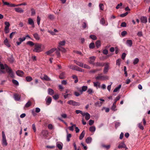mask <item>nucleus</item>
<instances>
[{
  "label": "nucleus",
  "instance_id": "f257e3e1",
  "mask_svg": "<svg viewBox=\"0 0 150 150\" xmlns=\"http://www.w3.org/2000/svg\"><path fill=\"white\" fill-rule=\"evenodd\" d=\"M42 45L41 44H37L35 45V47L33 51L36 52H41L43 50L42 49Z\"/></svg>",
  "mask_w": 150,
  "mask_h": 150
},
{
  "label": "nucleus",
  "instance_id": "f03ea898",
  "mask_svg": "<svg viewBox=\"0 0 150 150\" xmlns=\"http://www.w3.org/2000/svg\"><path fill=\"white\" fill-rule=\"evenodd\" d=\"M2 144L3 146H6L7 145L8 143L7 142L4 132V131H2Z\"/></svg>",
  "mask_w": 150,
  "mask_h": 150
},
{
  "label": "nucleus",
  "instance_id": "7ed1b4c3",
  "mask_svg": "<svg viewBox=\"0 0 150 150\" xmlns=\"http://www.w3.org/2000/svg\"><path fill=\"white\" fill-rule=\"evenodd\" d=\"M5 26L4 28L5 32L7 34L9 32V27L10 26L9 23L8 22H5L4 23Z\"/></svg>",
  "mask_w": 150,
  "mask_h": 150
},
{
  "label": "nucleus",
  "instance_id": "20e7f679",
  "mask_svg": "<svg viewBox=\"0 0 150 150\" xmlns=\"http://www.w3.org/2000/svg\"><path fill=\"white\" fill-rule=\"evenodd\" d=\"M67 103L70 105H71L73 106H79L80 105L79 103L77 102L71 100L68 101Z\"/></svg>",
  "mask_w": 150,
  "mask_h": 150
},
{
  "label": "nucleus",
  "instance_id": "39448f33",
  "mask_svg": "<svg viewBox=\"0 0 150 150\" xmlns=\"http://www.w3.org/2000/svg\"><path fill=\"white\" fill-rule=\"evenodd\" d=\"M0 67L1 69V71L3 73H4V72L2 70L5 69L7 71L9 68L6 64H5L4 65L2 64H0Z\"/></svg>",
  "mask_w": 150,
  "mask_h": 150
},
{
  "label": "nucleus",
  "instance_id": "423d86ee",
  "mask_svg": "<svg viewBox=\"0 0 150 150\" xmlns=\"http://www.w3.org/2000/svg\"><path fill=\"white\" fill-rule=\"evenodd\" d=\"M96 57L94 56L90 57L88 60V62L91 64L93 65L94 64V62L95 60Z\"/></svg>",
  "mask_w": 150,
  "mask_h": 150
},
{
  "label": "nucleus",
  "instance_id": "0eeeda50",
  "mask_svg": "<svg viewBox=\"0 0 150 150\" xmlns=\"http://www.w3.org/2000/svg\"><path fill=\"white\" fill-rule=\"evenodd\" d=\"M56 50V48H53L45 52V54L47 55H51V54L54 51Z\"/></svg>",
  "mask_w": 150,
  "mask_h": 150
},
{
  "label": "nucleus",
  "instance_id": "6e6552de",
  "mask_svg": "<svg viewBox=\"0 0 150 150\" xmlns=\"http://www.w3.org/2000/svg\"><path fill=\"white\" fill-rule=\"evenodd\" d=\"M97 80H105L108 79V77L107 76H98L96 78Z\"/></svg>",
  "mask_w": 150,
  "mask_h": 150
},
{
  "label": "nucleus",
  "instance_id": "1a4fd4ad",
  "mask_svg": "<svg viewBox=\"0 0 150 150\" xmlns=\"http://www.w3.org/2000/svg\"><path fill=\"white\" fill-rule=\"evenodd\" d=\"M100 23L103 25L107 26L108 23L107 21H106L104 18H102L100 20Z\"/></svg>",
  "mask_w": 150,
  "mask_h": 150
},
{
  "label": "nucleus",
  "instance_id": "9d476101",
  "mask_svg": "<svg viewBox=\"0 0 150 150\" xmlns=\"http://www.w3.org/2000/svg\"><path fill=\"white\" fill-rule=\"evenodd\" d=\"M88 87L87 86H83L81 88V89H79L78 90L79 91L81 94H82L83 92L86 91Z\"/></svg>",
  "mask_w": 150,
  "mask_h": 150
},
{
  "label": "nucleus",
  "instance_id": "9b49d317",
  "mask_svg": "<svg viewBox=\"0 0 150 150\" xmlns=\"http://www.w3.org/2000/svg\"><path fill=\"white\" fill-rule=\"evenodd\" d=\"M82 116H85V119L87 120H88L90 118V115L88 112L83 113V115H82Z\"/></svg>",
  "mask_w": 150,
  "mask_h": 150
},
{
  "label": "nucleus",
  "instance_id": "f8f14e48",
  "mask_svg": "<svg viewBox=\"0 0 150 150\" xmlns=\"http://www.w3.org/2000/svg\"><path fill=\"white\" fill-rule=\"evenodd\" d=\"M28 23L29 24L31 25L33 28H34L35 27L34 24V21L33 20L30 18H29L28 19Z\"/></svg>",
  "mask_w": 150,
  "mask_h": 150
},
{
  "label": "nucleus",
  "instance_id": "ddd939ff",
  "mask_svg": "<svg viewBox=\"0 0 150 150\" xmlns=\"http://www.w3.org/2000/svg\"><path fill=\"white\" fill-rule=\"evenodd\" d=\"M106 65L105 66L103 70V72L104 74L108 72L109 69V64L108 63H106Z\"/></svg>",
  "mask_w": 150,
  "mask_h": 150
},
{
  "label": "nucleus",
  "instance_id": "4468645a",
  "mask_svg": "<svg viewBox=\"0 0 150 150\" xmlns=\"http://www.w3.org/2000/svg\"><path fill=\"white\" fill-rule=\"evenodd\" d=\"M57 49L59 51H61L63 53H65L66 52V50L65 49L62 47H60L59 46L57 47Z\"/></svg>",
  "mask_w": 150,
  "mask_h": 150
},
{
  "label": "nucleus",
  "instance_id": "2eb2a0df",
  "mask_svg": "<svg viewBox=\"0 0 150 150\" xmlns=\"http://www.w3.org/2000/svg\"><path fill=\"white\" fill-rule=\"evenodd\" d=\"M141 22L143 23H146L147 21V18L145 17H142L141 18Z\"/></svg>",
  "mask_w": 150,
  "mask_h": 150
},
{
  "label": "nucleus",
  "instance_id": "dca6fc26",
  "mask_svg": "<svg viewBox=\"0 0 150 150\" xmlns=\"http://www.w3.org/2000/svg\"><path fill=\"white\" fill-rule=\"evenodd\" d=\"M16 74L17 75L20 76H22L24 74L23 72L20 70H18L16 72Z\"/></svg>",
  "mask_w": 150,
  "mask_h": 150
},
{
  "label": "nucleus",
  "instance_id": "f3484780",
  "mask_svg": "<svg viewBox=\"0 0 150 150\" xmlns=\"http://www.w3.org/2000/svg\"><path fill=\"white\" fill-rule=\"evenodd\" d=\"M93 65L96 67H103L104 66V64L102 63L97 62L96 63H94V64H93Z\"/></svg>",
  "mask_w": 150,
  "mask_h": 150
},
{
  "label": "nucleus",
  "instance_id": "a211bd4d",
  "mask_svg": "<svg viewBox=\"0 0 150 150\" xmlns=\"http://www.w3.org/2000/svg\"><path fill=\"white\" fill-rule=\"evenodd\" d=\"M7 72L9 73L10 76L13 78L14 76V74L13 72L11 69L10 68H9V69L7 71Z\"/></svg>",
  "mask_w": 150,
  "mask_h": 150
},
{
  "label": "nucleus",
  "instance_id": "6ab92c4d",
  "mask_svg": "<svg viewBox=\"0 0 150 150\" xmlns=\"http://www.w3.org/2000/svg\"><path fill=\"white\" fill-rule=\"evenodd\" d=\"M66 43V41L65 40H64L62 41H59V45L58 46L62 47V46H64Z\"/></svg>",
  "mask_w": 150,
  "mask_h": 150
},
{
  "label": "nucleus",
  "instance_id": "aec40b11",
  "mask_svg": "<svg viewBox=\"0 0 150 150\" xmlns=\"http://www.w3.org/2000/svg\"><path fill=\"white\" fill-rule=\"evenodd\" d=\"M14 99L16 100H19L21 98L20 96L17 94H15L14 95Z\"/></svg>",
  "mask_w": 150,
  "mask_h": 150
},
{
  "label": "nucleus",
  "instance_id": "412c9836",
  "mask_svg": "<svg viewBox=\"0 0 150 150\" xmlns=\"http://www.w3.org/2000/svg\"><path fill=\"white\" fill-rule=\"evenodd\" d=\"M34 38L37 40H39L40 39V37L39 35L37 33H35L33 34Z\"/></svg>",
  "mask_w": 150,
  "mask_h": 150
},
{
  "label": "nucleus",
  "instance_id": "4be33fe9",
  "mask_svg": "<svg viewBox=\"0 0 150 150\" xmlns=\"http://www.w3.org/2000/svg\"><path fill=\"white\" fill-rule=\"evenodd\" d=\"M126 44L128 46L130 47H131L132 44V41L130 40H127L126 41Z\"/></svg>",
  "mask_w": 150,
  "mask_h": 150
},
{
  "label": "nucleus",
  "instance_id": "5701e85b",
  "mask_svg": "<svg viewBox=\"0 0 150 150\" xmlns=\"http://www.w3.org/2000/svg\"><path fill=\"white\" fill-rule=\"evenodd\" d=\"M15 10L16 12H19L20 13H23L24 11L20 8H15Z\"/></svg>",
  "mask_w": 150,
  "mask_h": 150
},
{
  "label": "nucleus",
  "instance_id": "b1692460",
  "mask_svg": "<svg viewBox=\"0 0 150 150\" xmlns=\"http://www.w3.org/2000/svg\"><path fill=\"white\" fill-rule=\"evenodd\" d=\"M63 144L62 143H58L57 144V146L59 149H62Z\"/></svg>",
  "mask_w": 150,
  "mask_h": 150
},
{
  "label": "nucleus",
  "instance_id": "393cba45",
  "mask_svg": "<svg viewBox=\"0 0 150 150\" xmlns=\"http://www.w3.org/2000/svg\"><path fill=\"white\" fill-rule=\"evenodd\" d=\"M92 140V139L91 137H87L86 140V142L87 144L90 143Z\"/></svg>",
  "mask_w": 150,
  "mask_h": 150
},
{
  "label": "nucleus",
  "instance_id": "a878e982",
  "mask_svg": "<svg viewBox=\"0 0 150 150\" xmlns=\"http://www.w3.org/2000/svg\"><path fill=\"white\" fill-rule=\"evenodd\" d=\"M118 147L119 149L124 148L126 147V145L124 143H122L119 144Z\"/></svg>",
  "mask_w": 150,
  "mask_h": 150
},
{
  "label": "nucleus",
  "instance_id": "bb28decb",
  "mask_svg": "<svg viewBox=\"0 0 150 150\" xmlns=\"http://www.w3.org/2000/svg\"><path fill=\"white\" fill-rule=\"evenodd\" d=\"M85 134V132L84 130H83L80 135L79 137V139L80 140H82L84 137Z\"/></svg>",
  "mask_w": 150,
  "mask_h": 150
},
{
  "label": "nucleus",
  "instance_id": "cd10ccee",
  "mask_svg": "<svg viewBox=\"0 0 150 150\" xmlns=\"http://www.w3.org/2000/svg\"><path fill=\"white\" fill-rule=\"evenodd\" d=\"M42 79L47 81L51 80L46 75H44L43 78Z\"/></svg>",
  "mask_w": 150,
  "mask_h": 150
},
{
  "label": "nucleus",
  "instance_id": "c85d7f7f",
  "mask_svg": "<svg viewBox=\"0 0 150 150\" xmlns=\"http://www.w3.org/2000/svg\"><path fill=\"white\" fill-rule=\"evenodd\" d=\"M48 93L50 95H52L54 94V91L53 90L50 88H49L48 89Z\"/></svg>",
  "mask_w": 150,
  "mask_h": 150
},
{
  "label": "nucleus",
  "instance_id": "c756f323",
  "mask_svg": "<svg viewBox=\"0 0 150 150\" xmlns=\"http://www.w3.org/2000/svg\"><path fill=\"white\" fill-rule=\"evenodd\" d=\"M76 67H77V66L73 65L72 64H70L68 66V67L69 68H70L71 69H72V70H76Z\"/></svg>",
  "mask_w": 150,
  "mask_h": 150
},
{
  "label": "nucleus",
  "instance_id": "7c9ffc66",
  "mask_svg": "<svg viewBox=\"0 0 150 150\" xmlns=\"http://www.w3.org/2000/svg\"><path fill=\"white\" fill-rule=\"evenodd\" d=\"M52 101V98L51 97H48L47 100H46V102L48 105H49Z\"/></svg>",
  "mask_w": 150,
  "mask_h": 150
},
{
  "label": "nucleus",
  "instance_id": "2f4dec72",
  "mask_svg": "<svg viewBox=\"0 0 150 150\" xmlns=\"http://www.w3.org/2000/svg\"><path fill=\"white\" fill-rule=\"evenodd\" d=\"M121 85H120L118 86L115 88L113 91V92H117L119 91L120 89L121 88Z\"/></svg>",
  "mask_w": 150,
  "mask_h": 150
},
{
  "label": "nucleus",
  "instance_id": "473e14b6",
  "mask_svg": "<svg viewBox=\"0 0 150 150\" xmlns=\"http://www.w3.org/2000/svg\"><path fill=\"white\" fill-rule=\"evenodd\" d=\"M89 130L92 132H94L96 130V127L95 126H91L89 128Z\"/></svg>",
  "mask_w": 150,
  "mask_h": 150
},
{
  "label": "nucleus",
  "instance_id": "72a5a7b5",
  "mask_svg": "<svg viewBox=\"0 0 150 150\" xmlns=\"http://www.w3.org/2000/svg\"><path fill=\"white\" fill-rule=\"evenodd\" d=\"M102 103L101 102H99L98 101L96 102L95 103V105L96 106H98V107H100L102 105Z\"/></svg>",
  "mask_w": 150,
  "mask_h": 150
},
{
  "label": "nucleus",
  "instance_id": "f704fd0d",
  "mask_svg": "<svg viewBox=\"0 0 150 150\" xmlns=\"http://www.w3.org/2000/svg\"><path fill=\"white\" fill-rule=\"evenodd\" d=\"M41 134L44 137H45L46 136V135L47 134L48 132L47 131L43 130Z\"/></svg>",
  "mask_w": 150,
  "mask_h": 150
},
{
  "label": "nucleus",
  "instance_id": "c9c22d12",
  "mask_svg": "<svg viewBox=\"0 0 150 150\" xmlns=\"http://www.w3.org/2000/svg\"><path fill=\"white\" fill-rule=\"evenodd\" d=\"M116 105L115 104H114V103H113L111 107V109L113 111H116L117 109L116 108Z\"/></svg>",
  "mask_w": 150,
  "mask_h": 150
},
{
  "label": "nucleus",
  "instance_id": "e433bc0d",
  "mask_svg": "<svg viewBox=\"0 0 150 150\" xmlns=\"http://www.w3.org/2000/svg\"><path fill=\"white\" fill-rule=\"evenodd\" d=\"M75 70L81 72H83L84 71V70H83L81 68L79 67L78 66L76 67V69Z\"/></svg>",
  "mask_w": 150,
  "mask_h": 150
},
{
  "label": "nucleus",
  "instance_id": "4c0bfd02",
  "mask_svg": "<svg viewBox=\"0 0 150 150\" xmlns=\"http://www.w3.org/2000/svg\"><path fill=\"white\" fill-rule=\"evenodd\" d=\"M96 47L98 48L100 46V40L97 41L96 43Z\"/></svg>",
  "mask_w": 150,
  "mask_h": 150
},
{
  "label": "nucleus",
  "instance_id": "58836bf2",
  "mask_svg": "<svg viewBox=\"0 0 150 150\" xmlns=\"http://www.w3.org/2000/svg\"><path fill=\"white\" fill-rule=\"evenodd\" d=\"M71 137V134H70L67 133V141L69 142L70 140V139Z\"/></svg>",
  "mask_w": 150,
  "mask_h": 150
},
{
  "label": "nucleus",
  "instance_id": "ea45409f",
  "mask_svg": "<svg viewBox=\"0 0 150 150\" xmlns=\"http://www.w3.org/2000/svg\"><path fill=\"white\" fill-rule=\"evenodd\" d=\"M139 59L138 58H135L133 61V64L135 65L137 64L139 62Z\"/></svg>",
  "mask_w": 150,
  "mask_h": 150
},
{
  "label": "nucleus",
  "instance_id": "a19ab883",
  "mask_svg": "<svg viewBox=\"0 0 150 150\" xmlns=\"http://www.w3.org/2000/svg\"><path fill=\"white\" fill-rule=\"evenodd\" d=\"M65 73L64 72H62L59 75V78L61 79H63L65 77Z\"/></svg>",
  "mask_w": 150,
  "mask_h": 150
},
{
  "label": "nucleus",
  "instance_id": "79ce46f5",
  "mask_svg": "<svg viewBox=\"0 0 150 150\" xmlns=\"http://www.w3.org/2000/svg\"><path fill=\"white\" fill-rule=\"evenodd\" d=\"M31 104V102L29 101L28 102L25 104V107L28 108L30 106Z\"/></svg>",
  "mask_w": 150,
  "mask_h": 150
},
{
  "label": "nucleus",
  "instance_id": "37998d69",
  "mask_svg": "<svg viewBox=\"0 0 150 150\" xmlns=\"http://www.w3.org/2000/svg\"><path fill=\"white\" fill-rule=\"evenodd\" d=\"M76 64L81 67H83L84 64L81 62H78L76 63Z\"/></svg>",
  "mask_w": 150,
  "mask_h": 150
},
{
  "label": "nucleus",
  "instance_id": "c03bdc74",
  "mask_svg": "<svg viewBox=\"0 0 150 150\" xmlns=\"http://www.w3.org/2000/svg\"><path fill=\"white\" fill-rule=\"evenodd\" d=\"M25 79H26V81L28 82H30V81H32V78L30 76H28L26 77Z\"/></svg>",
  "mask_w": 150,
  "mask_h": 150
},
{
  "label": "nucleus",
  "instance_id": "a18cd8bd",
  "mask_svg": "<svg viewBox=\"0 0 150 150\" xmlns=\"http://www.w3.org/2000/svg\"><path fill=\"white\" fill-rule=\"evenodd\" d=\"M12 82L16 86H18L19 85V83L18 81L16 80H13Z\"/></svg>",
  "mask_w": 150,
  "mask_h": 150
},
{
  "label": "nucleus",
  "instance_id": "49530a36",
  "mask_svg": "<svg viewBox=\"0 0 150 150\" xmlns=\"http://www.w3.org/2000/svg\"><path fill=\"white\" fill-rule=\"evenodd\" d=\"M83 68L87 69H91V67H90L89 66H88V65L84 64H83Z\"/></svg>",
  "mask_w": 150,
  "mask_h": 150
},
{
  "label": "nucleus",
  "instance_id": "de8ad7c7",
  "mask_svg": "<svg viewBox=\"0 0 150 150\" xmlns=\"http://www.w3.org/2000/svg\"><path fill=\"white\" fill-rule=\"evenodd\" d=\"M94 44L93 42L91 43L89 45V48L90 49H93L94 48Z\"/></svg>",
  "mask_w": 150,
  "mask_h": 150
},
{
  "label": "nucleus",
  "instance_id": "09e8293b",
  "mask_svg": "<svg viewBox=\"0 0 150 150\" xmlns=\"http://www.w3.org/2000/svg\"><path fill=\"white\" fill-rule=\"evenodd\" d=\"M87 92L89 94H91L93 93V89L91 88H89Z\"/></svg>",
  "mask_w": 150,
  "mask_h": 150
},
{
  "label": "nucleus",
  "instance_id": "8fccbe9b",
  "mask_svg": "<svg viewBox=\"0 0 150 150\" xmlns=\"http://www.w3.org/2000/svg\"><path fill=\"white\" fill-rule=\"evenodd\" d=\"M16 32H12L10 35L9 37L10 39H12L13 36L16 34Z\"/></svg>",
  "mask_w": 150,
  "mask_h": 150
},
{
  "label": "nucleus",
  "instance_id": "3c124183",
  "mask_svg": "<svg viewBox=\"0 0 150 150\" xmlns=\"http://www.w3.org/2000/svg\"><path fill=\"white\" fill-rule=\"evenodd\" d=\"M90 37L93 40H96L97 39V37L96 36L94 35H91L90 36Z\"/></svg>",
  "mask_w": 150,
  "mask_h": 150
},
{
  "label": "nucleus",
  "instance_id": "603ef678",
  "mask_svg": "<svg viewBox=\"0 0 150 150\" xmlns=\"http://www.w3.org/2000/svg\"><path fill=\"white\" fill-rule=\"evenodd\" d=\"M128 12H127L126 13L120 15V16L121 17H123L126 16L128 13Z\"/></svg>",
  "mask_w": 150,
  "mask_h": 150
},
{
  "label": "nucleus",
  "instance_id": "864d4df0",
  "mask_svg": "<svg viewBox=\"0 0 150 150\" xmlns=\"http://www.w3.org/2000/svg\"><path fill=\"white\" fill-rule=\"evenodd\" d=\"M120 96H118L114 100V102L113 103L116 104L117 101L119 100V99H120Z\"/></svg>",
  "mask_w": 150,
  "mask_h": 150
},
{
  "label": "nucleus",
  "instance_id": "5fc2aeb1",
  "mask_svg": "<svg viewBox=\"0 0 150 150\" xmlns=\"http://www.w3.org/2000/svg\"><path fill=\"white\" fill-rule=\"evenodd\" d=\"M100 9L101 10H103L104 9V6L102 4H99Z\"/></svg>",
  "mask_w": 150,
  "mask_h": 150
},
{
  "label": "nucleus",
  "instance_id": "6e6d98bb",
  "mask_svg": "<svg viewBox=\"0 0 150 150\" xmlns=\"http://www.w3.org/2000/svg\"><path fill=\"white\" fill-rule=\"evenodd\" d=\"M56 50V51L55 52V53L57 56V57H60V52L59 51V50H57V49Z\"/></svg>",
  "mask_w": 150,
  "mask_h": 150
},
{
  "label": "nucleus",
  "instance_id": "4d7b16f0",
  "mask_svg": "<svg viewBox=\"0 0 150 150\" xmlns=\"http://www.w3.org/2000/svg\"><path fill=\"white\" fill-rule=\"evenodd\" d=\"M76 112L77 114L81 113L82 115H83V113L82 111L79 110H76Z\"/></svg>",
  "mask_w": 150,
  "mask_h": 150
},
{
  "label": "nucleus",
  "instance_id": "13d9d810",
  "mask_svg": "<svg viewBox=\"0 0 150 150\" xmlns=\"http://www.w3.org/2000/svg\"><path fill=\"white\" fill-rule=\"evenodd\" d=\"M27 44L28 45L31 46H33L34 45V43L32 41H29L27 43Z\"/></svg>",
  "mask_w": 150,
  "mask_h": 150
},
{
  "label": "nucleus",
  "instance_id": "bf43d9fd",
  "mask_svg": "<svg viewBox=\"0 0 150 150\" xmlns=\"http://www.w3.org/2000/svg\"><path fill=\"white\" fill-rule=\"evenodd\" d=\"M64 97L65 99L68 98L69 96H71V94H64Z\"/></svg>",
  "mask_w": 150,
  "mask_h": 150
},
{
  "label": "nucleus",
  "instance_id": "052dcab7",
  "mask_svg": "<svg viewBox=\"0 0 150 150\" xmlns=\"http://www.w3.org/2000/svg\"><path fill=\"white\" fill-rule=\"evenodd\" d=\"M138 126L141 129L143 130L144 129V127L142 125L141 123H139L138 124Z\"/></svg>",
  "mask_w": 150,
  "mask_h": 150
},
{
  "label": "nucleus",
  "instance_id": "680f3d73",
  "mask_svg": "<svg viewBox=\"0 0 150 150\" xmlns=\"http://www.w3.org/2000/svg\"><path fill=\"white\" fill-rule=\"evenodd\" d=\"M120 59H118L116 61V64L120 66Z\"/></svg>",
  "mask_w": 150,
  "mask_h": 150
},
{
  "label": "nucleus",
  "instance_id": "e2e57ef3",
  "mask_svg": "<svg viewBox=\"0 0 150 150\" xmlns=\"http://www.w3.org/2000/svg\"><path fill=\"white\" fill-rule=\"evenodd\" d=\"M19 41L21 43L22 42L24 41L25 40V38L24 37L23 38H19Z\"/></svg>",
  "mask_w": 150,
  "mask_h": 150
},
{
  "label": "nucleus",
  "instance_id": "0e129e2a",
  "mask_svg": "<svg viewBox=\"0 0 150 150\" xmlns=\"http://www.w3.org/2000/svg\"><path fill=\"white\" fill-rule=\"evenodd\" d=\"M40 18L38 16L37 17V24L38 25H39L40 24Z\"/></svg>",
  "mask_w": 150,
  "mask_h": 150
},
{
  "label": "nucleus",
  "instance_id": "69168bd1",
  "mask_svg": "<svg viewBox=\"0 0 150 150\" xmlns=\"http://www.w3.org/2000/svg\"><path fill=\"white\" fill-rule=\"evenodd\" d=\"M120 125V123L118 122H116L115 123V126L116 128H117Z\"/></svg>",
  "mask_w": 150,
  "mask_h": 150
},
{
  "label": "nucleus",
  "instance_id": "338daca9",
  "mask_svg": "<svg viewBox=\"0 0 150 150\" xmlns=\"http://www.w3.org/2000/svg\"><path fill=\"white\" fill-rule=\"evenodd\" d=\"M8 61L11 63H12L14 61V59L13 57H11L10 58H9L8 59Z\"/></svg>",
  "mask_w": 150,
  "mask_h": 150
},
{
  "label": "nucleus",
  "instance_id": "774afa93",
  "mask_svg": "<svg viewBox=\"0 0 150 150\" xmlns=\"http://www.w3.org/2000/svg\"><path fill=\"white\" fill-rule=\"evenodd\" d=\"M48 127L49 129H52L53 128V126L51 124H49L48 125Z\"/></svg>",
  "mask_w": 150,
  "mask_h": 150
}]
</instances>
